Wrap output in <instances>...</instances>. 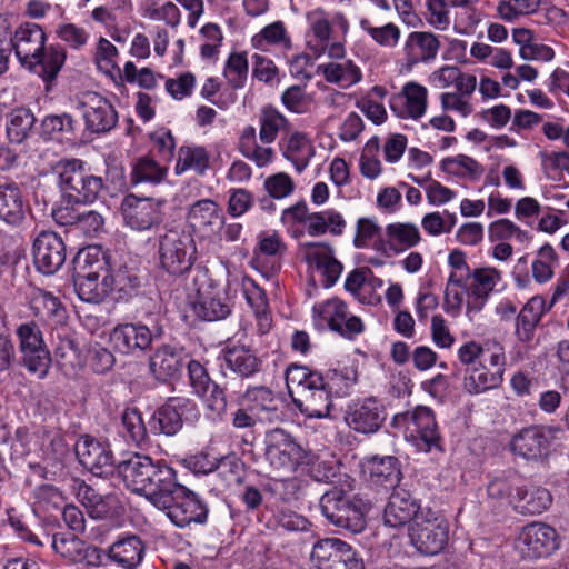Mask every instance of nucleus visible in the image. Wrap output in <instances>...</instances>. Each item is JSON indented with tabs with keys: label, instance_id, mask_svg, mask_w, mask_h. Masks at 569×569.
<instances>
[{
	"label": "nucleus",
	"instance_id": "20e7f679",
	"mask_svg": "<svg viewBox=\"0 0 569 569\" xmlns=\"http://www.w3.org/2000/svg\"><path fill=\"white\" fill-rule=\"evenodd\" d=\"M73 274L74 290L78 297L86 302L100 303L109 295L106 268L108 257L99 247H88L79 251Z\"/></svg>",
	"mask_w": 569,
	"mask_h": 569
},
{
	"label": "nucleus",
	"instance_id": "e433bc0d",
	"mask_svg": "<svg viewBox=\"0 0 569 569\" xmlns=\"http://www.w3.org/2000/svg\"><path fill=\"white\" fill-rule=\"evenodd\" d=\"M513 509L521 515H540L552 503V496L548 489L539 486H527L523 480L520 489L515 493Z\"/></svg>",
	"mask_w": 569,
	"mask_h": 569
},
{
	"label": "nucleus",
	"instance_id": "c85d7f7f",
	"mask_svg": "<svg viewBox=\"0 0 569 569\" xmlns=\"http://www.w3.org/2000/svg\"><path fill=\"white\" fill-rule=\"evenodd\" d=\"M224 214L221 206L211 199L193 202L187 212V220L194 231L216 233L224 226Z\"/></svg>",
	"mask_w": 569,
	"mask_h": 569
},
{
	"label": "nucleus",
	"instance_id": "6ab92c4d",
	"mask_svg": "<svg viewBox=\"0 0 569 569\" xmlns=\"http://www.w3.org/2000/svg\"><path fill=\"white\" fill-rule=\"evenodd\" d=\"M32 256L37 270L50 276L63 266L67 258V248L58 233L42 231L33 241Z\"/></svg>",
	"mask_w": 569,
	"mask_h": 569
},
{
	"label": "nucleus",
	"instance_id": "f257e3e1",
	"mask_svg": "<svg viewBox=\"0 0 569 569\" xmlns=\"http://www.w3.org/2000/svg\"><path fill=\"white\" fill-rule=\"evenodd\" d=\"M458 359L466 367L463 389L470 395H479L498 388L503 380L506 357L502 346L468 341L457 351Z\"/></svg>",
	"mask_w": 569,
	"mask_h": 569
},
{
	"label": "nucleus",
	"instance_id": "a19ab883",
	"mask_svg": "<svg viewBox=\"0 0 569 569\" xmlns=\"http://www.w3.org/2000/svg\"><path fill=\"white\" fill-rule=\"evenodd\" d=\"M546 311V302L542 297L536 296L529 299L517 317L516 336L522 342H529L535 336V330Z\"/></svg>",
	"mask_w": 569,
	"mask_h": 569
},
{
	"label": "nucleus",
	"instance_id": "0eeeda50",
	"mask_svg": "<svg viewBox=\"0 0 569 569\" xmlns=\"http://www.w3.org/2000/svg\"><path fill=\"white\" fill-rule=\"evenodd\" d=\"M409 538L420 553L438 555L448 543V522L430 508H425L409 526Z\"/></svg>",
	"mask_w": 569,
	"mask_h": 569
},
{
	"label": "nucleus",
	"instance_id": "2eb2a0df",
	"mask_svg": "<svg viewBox=\"0 0 569 569\" xmlns=\"http://www.w3.org/2000/svg\"><path fill=\"white\" fill-rule=\"evenodd\" d=\"M311 559L318 569H363L362 559L352 547L338 538L317 541Z\"/></svg>",
	"mask_w": 569,
	"mask_h": 569
},
{
	"label": "nucleus",
	"instance_id": "4be33fe9",
	"mask_svg": "<svg viewBox=\"0 0 569 569\" xmlns=\"http://www.w3.org/2000/svg\"><path fill=\"white\" fill-rule=\"evenodd\" d=\"M189 305L194 316L203 321L222 320L231 313V305L227 293L212 283L199 287Z\"/></svg>",
	"mask_w": 569,
	"mask_h": 569
},
{
	"label": "nucleus",
	"instance_id": "0e129e2a",
	"mask_svg": "<svg viewBox=\"0 0 569 569\" xmlns=\"http://www.w3.org/2000/svg\"><path fill=\"white\" fill-rule=\"evenodd\" d=\"M54 356L59 366L63 369H73L80 362V350L70 337L58 336L54 347Z\"/></svg>",
	"mask_w": 569,
	"mask_h": 569
},
{
	"label": "nucleus",
	"instance_id": "774afa93",
	"mask_svg": "<svg viewBox=\"0 0 569 569\" xmlns=\"http://www.w3.org/2000/svg\"><path fill=\"white\" fill-rule=\"evenodd\" d=\"M263 188L270 198L280 200L293 192L295 182L287 173L279 172L268 177L264 180Z\"/></svg>",
	"mask_w": 569,
	"mask_h": 569
},
{
	"label": "nucleus",
	"instance_id": "dca6fc26",
	"mask_svg": "<svg viewBox=\"0 0 569 569\" xmlns=\"http://www.w3.org/2000/svg\"><path fill=\"white\" fill-rule=\"evenodd\" d=\"M162 330H151L144 323L127 322L116 326L109 335L112 348L126 356H139L148 350L154 339L160 338Z\"/></svg>",
	"mask_w": 569,
	"mask_h": 569
},
{
	"label": "nucleus",
	"instance_id": "a18cd8bd",
	"mask_svg": "<svg viewBox=\"0 0 569 569\" xmlns=\"http://www.w3.org/2000/svg\"><path fill=\"white\" fill-rule=\"evenodd\" d=\"M284 132L289 134L288 142H303L309 138L301 132H290L288 129V122L286 118L273 109L266 110L260 121V139L264 142H272L278 132Z\"/></svg>",
	"mask_w": 569,
	"mask_h": 569
},
{
	"label": "nucleus",
	"instance_id": "423d86ee",
	"mask_svg": "<svg viewBox=\"0 0 569 569\" xmlns=\"http://www.w3.org/2000/svg\"><path fill=\"white\" fill-rule=\"evenodd\" d=\"M197 249L190 233L168 229L159 236V261L162 269L172 276L189 271L196 261Z\"/></svg>",
	"mask_w": 569,
	"mask_h": 569
},
{
	"label": "nucleus",
	"instance_id": "338daca9",
	"mask_svg": "<svg viewBox=\"0 0 569 569\" xmlns=\"http://www.w3.org/2000/svg\"><path fill=\"white\" fill-rule=\"evenodd\" d=\"M276 527L287 531H308L311 522L302 515L289 509L280 508L273 515Z\"/></svg>",
	"mask_w": 569,
	"mask_h": 569
},
{
	"label": "nucleus",
	"instance_id": "69168bd1",
	"mask_svg": "<svg viewBox=\"0 0 569 569\" xmlns=\"http://www.w3.org/2000/svg\"><path fill=\"white\" fill-rule=\"evenodd\" d=\"M254 203L252 192L244 188H234L229 190L227 212L232 218H239L247 213Z\"/></svg>",
	"mask_w": 569,
	"mask_h": 569
},
{
	"label": "nucleus",
	"instance_id": "aec40b11",
	"mask_svg": "<svg viewBox=\"0 0 569 569\" xmlns=\"http://www.w3.org/2000/svg\"><path fill=\"white\" fill-rule=\"evenodd\" d=\"M74 452L80 465L96 476L112 473L114 457L108 443L91 436H82L74 445Z\"/></svg>",
	"mask_w": 569,
	"mask_h": 569
},
{
	"label": "nucleus",
	"instance_id": "a211bd4d",
	"mask_svg": "<svg viewBox=\"0 0 569 569\" xmlns=\"http://www.w3.org/2000/svg\"><path fill=\"white\" fill-rule=\"evenodd\" d=\"M387 418L386 407L377 397L369 396L352 400L345 415L346 423L352 430L363 433H376Z\"/></svg>",
	"mask_w": 569,
	"mask_h": 569
},
{
	"label": "nucleus",
	"instance_id": "bb28decb",
	"mask_svg": "<svg viewBox=\"0 0 569 569\" xmlns=\"http://www.w3.org/2000/svg\"><path fill=\"white\" fill-rule=\"evenodd\" d=\"M423 509L410 492L405 489H396L385 507L383 522L391 528H400L407 523L411 525Z\"/></svg>",
	"mask_w": 569,
	"mask_h": 569
},
{
	"label": "nucleus",
	"instance_id": "6e6552de",
	"mask_svg": "<svg viewBox=\"0 0 569 569\" xmlns=\"http://www.w3.org/2000/svg\"><path fill=\"white\" fill-rule=\"evenodd\" d=\"M198 405L186 397H171L157 408L149 419V428L153 435L174 436L184 421L194 422L199 419Z\"/></svg>",
	"mask_w": 569,
	"mask_h": 569
},
{
	"label": "nucleus",
	"instance_id": "c756f323",
	"mask_svg": "<svg viewBox=\"0 0 569 569\" xmlns=\"http://www.w3.org/2000/svg\"><path fill=\"white\" fill-rule=\"evenodd\" d=\"M390 108L401 118H421L427 108V89L417 82L406 83L399 93L391 97Z\"/></svg>",
	"mask_w": 569,
	"mask_h": 569
},
{
	"label": "nucleus",
	"instance_id": "79ce46f5",
	"mask_svg": "<svg viewBox=\"0 0 569 569\" xmlns=\"http://www.w3.org/2000/svg\"><path fill=\"white\" fill-rule=\"evenodd\" d=\"M512 39L519 46V54L523 60H540L547 62L555 58L553 49L538 41L530 29H513Z\"/></svg>",
	"mask_w": 569,
	"mask_h": 569
},
{
	"label": "nucleus",
	"instance_id": "49530a36",
	"mask_svg": "<svg viewBox=\"0 0 569 569\" xmlns=\"http://www.w3.org/2000/svg\"><path fill=\"white\" fill-rule=\"evenodd\" d=\"M77 498L88 510L89 515L97 519L106 518L114 501L113 496H103L84 481H80L77 485Z\"/></svg>",
	"mask_w": 569,
	"mask_h": 569
},
{
	"label": "nucleus",
	"instance_id": "b1692460",
	"mask_svg": "<svg viewBox=\"0 0 569 569\" xmlns=\"http://www.w3.org/2000/svg\"><path fill=\"white\" fill-rule=\"evenodd\" d=\"M441 48L438 36L430 31H412L403 42V59L408 68L433 62Z\"/></svg>",
	"mask_w": 569,
	"mask_h": 569
},
{
	"label": "nucleus",
	"instance_id": "37998d69",
	"mask_svg": "<svg viewBox=\"0 0 569 569\" xmlns=\"http://www.w3.org/2000/svg\"><path fill=\"white\" fill-rule=\"evenodd\" d=\"M521 477L513 471L495 477L487 485V496L493 503L513 507L515 493L520 489Z\"/></svg>",
	"mask_w": 569,
	"mask_h": 569
},
{
	"label": "nucleus",
	"instance_id": "864d4df0",
	"mask_svg": "<svg viewBox=\"0 0 569 569\" xmlns=\"http://www.w3.org/2000/svg\"><path fill=\"white\" fill-rule=\"evenodd\" d=\"M34 116L24 108L14 109L10 113V121L7 126V136L10 142H23L29 137L34 124Z\"/></svg>",
	"mask_w": 569,
	"mask_h": 569
},
{
	"label": "nucleus",
	"instance_id": "393cba45",
	"mask_svg": "<svg viewBox=\"0 0 569 569\" xmlns=\"http://www.w3.org/2000/svg\"><path fill=\"white\" fill-rule=\"evenodd\" d=\"M149 372L159 382L166 383L177 378L184 366L183 350L163 343L150 355Z\"/></svg>",
	"mask_w": 569,
	"mask_h": 569
},
{
	"label": "nucleus",
	"instance_id": "ea45409f",
	"mask_svg": "<svg viewBox=\"0 0 569 569\" xmlns=\"http://www.w3.org/2000/svg\"><path fill=\"white\" fill-rule=\"evenodd\" d=\"M241 399L249 405L251 411L257 410L262 416L260 420L273 421L278 419V400L274 392L266 386H249Z\"/></svg>",
	"mask_w": 569,
	"mask_h": 569
},
{
	"label": "nucleus",
	"instance_id": "f3484780",
	"mask_svg": "<svg viewBox=\"0 0 569 569\" xmlns=\"http://www.w3.org/2000/svg\"><path fill=\"white\" fill-rule=\"evenodd\" d=\"M559 547L556 530L543 522H531L519 532L515 548L523 559L550 556Z\"/></svg>",
	"mask_w": 569,
	"mask_h": 569
},
{
	"label": "nucleus",
	"instance_id": "7ed1b4c3",
	"mask_svg": "<svg viewBox=\"0 0 569 569\" xmlns=\"http://www.w3.org/2000/svg\"><path fill=\"white\" fill-rule=\"evenodd\" d=\"M320 509L325 518L333 526L359 533L366 528V516L371 502L351 488L332 487L320 498Z\"/></svg>",
	"mask_w": 569,
	"mask_h": 569
},
{
	"label": "nucleus",
	"instance_id": "ddd939ff",
	"mask_svg": "<svg viewBox=\"0 0 569 569\" xmlns=\"http://www.w3.org/2000/svg\"><path fill=\"white\" fill-rule=\"evenodd\" d=\"M313 320L318 328L328 326L345 338H353L363 331V323L357 316L350 315L347 305L339 298H331L313 306Z\"/></svg>",
	"mask_w": 569,
	"mask_h": 569
},
{
	"label": "nucleus",
	"instance_id": "412c9836",
	"mask_svg": "<svg viewBox=\"0 0 569 569\" xmlns=\"http://www.w3.org/2000/svg\"><path fill=\"white\" fill-rule=\"evenodd\" d=\"M266 458L277 469L292 470L302 459V449L290 433L276 428L266 435Z\"/></svg>",
	"mask_w": 569,
	"mask_h": 569
},
{
	"label": "nucleus",
	"instance_id": "f704fd0d",
	"mask_svg": "<svg viewBox=\"0 0 569 569\" xmlns=\"http://www.w3.org/2000/svg\"><path fill=\"white\" fill-rule=\"evenodd\" d=\"M107 283L110 295L117 301H128L138 296L141 288V279L134 268L120 266L118 269L106 268Z\"/></svg>",
	"mask_w": 569,
	"mask_h": 569
},
{
	"label": "nucleus",
	"instance_id": "2f4dec72",
	"mask_svg": "<svg viewBox=\"0 0 569 569\" xmlns=\"http://www.w3.org/2000/svg\"><path fill=\"white\" fill-rule=\"evenodd\" d=\"M28 212V200L18 184H0V220L10 227H20Z\"/></svg>",
	"mask_w": 569,
	"mask_h": 569
},
{
	"label": "nucleus",
	"instance_id": "a878e982",
	"mask_svg": "<svg viewBox=\"0 0 569 569\" xmlns=\"http://www.w3.org/2000/svg\"><path fill=\"white\" fill-rule=\"evenodd\" d=\"M150 473L143 496L154 507H164L166 501H169V497L180 485L177 472L164 460H156Z\"/></svg>",
	"mask_w": 569,
	"mask_h": 569
},
{
	"label": "nucleus",
	"instance_id": "58836bf2",
	"mask_svg": "<svg viewBox=\"0 0 569 569\" xmlns=\"http://www.w3.org/2000/svg\"><path fill=\"white\" fill-rule=\"evenodd\" d=\"M223 360L226 367L242 380L252 377L261 370V360L251 349L244 346H234L226 349Z\"/></svg>",
	"mask_w": 569,
	"mask_h": 569
},
{
	"label": "nucleus",
	"instance_id": "7c9ffc66",
	"mask_svg": "<svg viewBox=\"0 0 569 569\" xmlns=\"http://www.w3.org/2000/svg\"><path fill=\"white\" fill-rule=\"evenodd\" d=\"M154 461L149 456L134 453L130 458L120 461L117 465V471L127 488L136 493L143 495Z\"/></svg>",
	"mask_w": 569,
	"mask_h": 569
},
{
	"label": "nucleus",
	"instance_id": "4d7b16f0",
	"mask_svg": "<svg viewBox=\"0 0 569 569\" xmlns=\"http://www.w3.org/2000/svg\"><path fill=\"white\" fill-rule=\"evenodd\" d=\"M558 266V256L549 244H543L538 250V258L532 262V276L536 281L543 283L553 276V268Z\"/></svg>",
	"mask_w": 569,
	"mask_h": 569
},
{
	"label": "nucleus",
	"instance_id": "72a5a7b5",
	"mask_svg": "<svg viewBox=\"0 0 569 569\" xmlns=\"http://www.w3.org/2000/svg\"><path fill=\"white\" fill-rule=\"evenodd\" d=\"M86 108L84 120L87 128L92 132L110 130L117 121V113L107 99L98 93H88L82 102Z\"/></svg>",
	"mask_w": 569,
	"mask_h": 569
},
{
	"label": "nucleus",
	"instance_id": "1a4fd4ad",
	"mask_svg": "<svg viewBox=\"0 0 569 569\" xmlns=\"http://www.w3.org/2000/svg\"><path fill=\"white\" fill-rule=\"evenodd\" d=\"M60 167V187L70 202L88 203L98 198L102 189V180L99 177L88 174L81 160L61 161Z\"/></svg>",
	"mask_w": 569,
	"mask_h": 569
},
{
	"label": "nucleus",
	"instance_id": "de8ad7c7",
	"mask_svg": "<svg viewBox=\"0 0 569 569\" xmlns=\"http://www.w3.org/2000/svg\"><path fill=\"white\" fill-rule=\"evenodd\" d=\"M210 166V156L201 146L183 144L178 152L176 173L181 174L193 170L197 174L203 176Z\"/></svg>",
	"mask_w": 569,
	"mask_h": 569
},
{
	"label": "nucleus",
	"instance_id": "4c0bfd02",
	"mask_svg": "<svg viewBox=\"0 0 569 569\" xmlns=\"http://www.w3.org/2000/svg\"><path fill=\"white\" fill-rule=\"evenodd\" d=\"M467 279H471V283L468 286V289L475 298L472 302L468 303V309L479 311L483 301L501 280V272L493 267L476 268L472 272H469Z\"/></svg>",
	"mask_w": 569,
	"mask_h": 569
},
{
	"label": "nucleus",
	"instance_id": "09e8293b",
	"mask_svg": "<svg viewBox=\"0 0 569 569\" xmlns=\"http://www.w3.org/2000/svg\"><path fill=\"white\" fill-rule=\"evenodd\" d=\"M31 308L36 316L46 320H53L59 323L66 319V309L62 307L59 298L42 289L33 291Z\"/></svg>",
	"mask_w": 569,
	"mask_h": 569
},
{
	"label": "nucleus",
	"instance_id": "39448f33",
	"mask_svg": "<svg viewBox=\"0 0 569 569\" xmlns=\"http://www.w3.org/2000/svg\"><path fill=\"white\" fill-rule=\"evenodd\" d=\"M391 427L402 429L406 438L420 451L441 450L442 437L435 412L429 407L417 406L395 415Z\"/></svg>",
	"mask_w": 569,
	"mask_h": 569
},
{
	"label": "nucleus",
	"instance_id": "e2e57ef3",
	"mask_svg": "<svg viewBox=\"0 0 569 569\" xmlns=\"http://www.w3.org/2000/svg\"><path fill=\"white\" fill-rule=\"evenodd\" d=\"M360 27L380 46L395 47L400 38V30L393 23H387L382 27L371 26L368 19L360 21Z\"/></svg>",
	"mask_w": 569,
	"mask_h": 569
},
{
	"label": "nucleus",
	"instance_id": "6e6d98bb",
	"mask_svg": "<svg viewBox=\"0 0 569 569\" xmlns=\"http://www.w3.org/2000/svg\"><path fill=\"white\" fill-rule=\"evenodd\" d=\"M121 423L132 442L140 446L148 439V430L138 408L127 407L121 413Z\"/></svg>",
	"mask_w": 569,
	"mask_h": 569
},
{
	"label": "nucleus",
	"instance_id": "603ef678",
	"mask_svg": "<svg viewBox=\"0 0 569 569\" xmlns=\"http://www.w3.org/2000/svg\"><path fill=\"white\" fill-rule=\"evenodd\" d=\"M386 234L389 243L397 252L410 249L421 240L419 229L412 223H391L387 226Z\"/></svg>",
	"mask_w": 569,
	"mask_h": 569
},
{
	"label": "nucleus",
	"instance_id": "f03ea898",
	"mask_svg": "<svg viewBox=\"0 0 569 569\" xmlns=\"http://www.w3.org/2000/svg\"><path fill=\"white\" fill-rule=\"evenodd\" d=\"M46 44V33L33 22H26L16 29L11 46L22 66L33 71L40 67L39 76L49 84L56 80L66 61V51L59 44Z\"/></svg>",
	"mask_w": 569,
	"mask_h": 569
},
{
	"label": "nucleus",
	"instance_id": "c03bdc74",
	"mask_svg": "<svg viewBox=\"0 0 569 569\" xmlns=\"http://www.w3.org/2000/svg\"><path fill=\"white\" fill-rule=\"evenodd\" d=\"M242 290L247 302L253 309L259 321L260 331L267 332L271 327V319L269 317V305L264 290L249 277L242 279Z\"/></svg>",
	"mask_w": 569,
	"mask_h": 569
},
{
	"label": "nucleus",
	"instance_id": "bf43d9fd",
	"mask_svg": "<svg viewBox=\"0 0 569 569\" xmlns=\"http://www.w3.org/2000/svg\"><path fill=\"white\" fill-rule=\"evenodd\" d=\"M167 174V168L160 166L157 161L149 157L140 158L132 169V182H151L159 183Z\"/></svg>",
	"mask_w": 569,
	"mask_h": 569
},
{
	"label": "nucleus",
	"instance_id": "3c124183",
	"mask_svg": "<svg viewBox=\"0 0 569 569\" xmlns=\"http://www.w3.org/2000/svg\"><path fill=\"white\" fill-rule=\"evenodd\" d=\"M42 137L53 142H69L74 139L73 120L69 114L46 117L41 124Z\"/></svg>",
	"mask_w": 569,
	"mask_h": 569
},
{
	"label": "nucleus",
	"instance_id": "9d476101",
	"mask_svg": "<svg viewBox=\"0 0 569 569\" xmlns=\"http://www.w3.org/2000/svg\"><path fill=\"white\" fill-rule=\"evenodd\" d=\"M17 336L22 366L31 375L44 379L48 376L52 359L39 326L33 321L22 323L17 329Z\"/></svg>",
	"mask_w": 569,
	"mask_h": 569
},
{
	"label": "nucleus",
	"instance_id": "8fccbe9b",
	"mask_svg": "<svg viewBox=\"0 0 569 569\" xmlns=\"http://www.w3.org/2000/svg\"><path fill=\"white\" fill-rule=\"evenodd\" d=\"M325 79L330 83H337L342 88H349L362 78L361 71L351 60L343 62H330L320 66Z\"/></svg>",
	"mask_w": 569,
	"mask_h": 569
},
{
	"label": "nucleus",
	"instance_id": "13d9d810",
	"mask_svg": "<svg viewBox=\"0 0 569 569\" xmlns=\"http://www.w3.org/2000/svg\"><path fill=\"white\" fill-rule=\"evenodd\" d=\"M51 546L56 553L72 563H77L81 548H83V540L79 539L74 533L58 532L52 536Z\"/></svg>",
	"mask_w": 569,
	"mask_h": 569
},
{
	"label": "nucleus",
	"instance_id": "c9c22d12",
	"mask_svg": "<svg viewBox=\"0 0 569 569\" xmlns=\"http://www.w3.org/2000/svg\"><path fill=\"white\" fill-rule=\"evenodd\" d=\"M365 466L370 481L386 489H395L401 480L400 462L393 456H369Z\"/></svg>",
	"mask_w": 569,
	"mask_h": 569
},
{
	"label": "nucleus",
	"instance_id": "9b49d317",
	"mask_svg": "<svg viewBox=\"0 0 569 569\" xmlns=\"http://www.w3.org/2000/svg\"><path fill=\"white\" fill-rule=\"evenodd\" d=\"M158 509L164 510L170 521L179 528L191 523L203 525L209 513L208 505L200 496L182 485L171 493L164 507Z\"/></svg>",
	"mask_w": 569,
	"mask_h": 569
},
{
	"label": "nucleus",
	"instance_id": "cd10ccee",
	"mask_svg": "<svg viewBox=\"0 0 569 569\" xmlns=\"http://www.w3.org/2000/svg\"><path fill=\"white\" fill-rule=\"evenodd\" d=\"M305 260L322 274L326 288L337 282L343 269L341 262L335 258L332 247L327 243H306Z\"/></svg>",
	"mask_w": 569,
	"mask_h": 569
},
{
	"label": "nucleus",
	"instance_id": "f8f14e48",
	"mask_svg": "<svg viewBox=\"0 0 569 569\" xmlns=\"http://www.w3.org/2000/svg\"><path fill=\"white\" fill-rule=\"evenodd\" d=\"M341 382H343L345 388L352 383L348 376L336 369L331 370L327 373V383L315 391H299V397L292 399L293 403L301 413L309 418L328 417L332 407L331 397L333 393H340Z\"/></svg>",
	"mask_w": 569,
	"mask_h": 569
},
{
	"label": "nucleus",
	"instance_id": "5701e85b",
	"mask_svg": "<svg viewBox=\"0 0 569 569\" xmlns=\"http://www.w3.org/2000/svg\"><path fill=\"white\" fill-rule=\"evenodd\" d=\"M551 431L542 426H530L513 435L510 449L526 460H538L549 452Z\"/></svg>",
	"mask_w": 569,
	"mask_h": 569
},
{
	"label": "nucleus",
	"instance_id": "473e14b6",
	"mask_svg": "<svg viewBox=\"0 0 569 569\" xmlns=\"http://www.w3.org/2000/svg\"><path fill=\"white\" fill-rule=\"evenodd\" d=\"M146 543L137 535H123L107 550V557L122 569H136L143 560Z\"/></svg>",
	"mask_w": 569,
	"mask_h": 569
},
{
	"label": "nucleus",
	"instance_id": "680f3d73",
	"mask_svg": "<svg viewBox=\"0 0 569 569\" xmlns=\"http://www.w3.org/2000/svg\"><path fill=\"white\" fill-rule=\"evenodd\" d=\"M189 385L193 393L200 398H206L213 380L210 378L207 368L198 360H190L187 365Z\"/></svg>",
	"mask_w": 569,
	"mask_h": 569
},
{
	"label": "nucleus",
	"instance_id": "052dcab7",
	"mask_svg": "<svg viewBox=\"0 0 569 569\" xmlns=\"http://www.w3.org/2000/svg\"><path fill=\"white\" fill-rule=\"evenodd\" d=\"M540 7V0H502L497 6L499 17L505 21H515L520 16L536 12Z\"/></svg>",
	"mask_w": 569,
	"mask_h": 569
},
{
	"label": "nucleus",
	"instance_id": "5fc2aeb1",
	"mask_svg": "<svg viewBox=\"0 0 569 569\" xmlns=\"http://www.w3.org/2000/svg\"><path fill=\"white\" fill-rule=\"evenodd\" d=\"M249 73L246 52H232L224 64L223 76L233 89L243 88Z\"/></svg>",
	"mask_w": 569,
	"mask_h": 569
},
{
	"label": "nucleus",
	"instance_id": "4468645a",
	"mask_svg": "<svg viewBox=\"0 0 569 569\" xmlns=\"http://www.w3.org/2000/svg\"><path fill=\"white\" fill-rule=\"evenodd\" d=\"M163 201L127 194L121 202L120 212L124 226L134 231H148L163 221Z\"/></svg>",
	"mask_w": 569,
	"mask_h": 569
}]
</instances>
